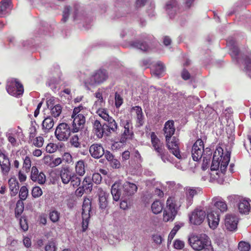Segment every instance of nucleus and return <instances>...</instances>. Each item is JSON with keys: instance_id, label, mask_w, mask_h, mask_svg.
Instances as JSON below:
<instances>
[{"instance_id": "1", "label": "nucleus", "mask_w": 251, "mask_h": 251, "mask_svg": "<svg viewBox=\"0 0 251 251\" xmlns=\"http://www.w3.org/2000/svg\"><path fill=\"white\" fill-rule=\"evenodd\" d=\"M83 107L79 105L74 108L71 118L73 120L72 128L66 123H60L56 127L54 134L57 139L60 141H67L71 136V133H75L81 131L84 126L86 118L81 112Z\"/></svg>"}, {"instance_id": "2", "label": "nucleus", "mask_w": 251, "mask_h": 251, "mask_svg": "<svg viewBox=\"0 0 251 251\" xmlns=\"http://www.w3.org/2000/svg\"><path fill=\"white\" fill-rule=\"evenodd\" d=\"M175 130L174 121L169 120L165 123L163 131L167 147L176 158L180 159L181 156L180 154L179 140L175 137H172Z\"/></svg>"}, {"instance_id": "3", "label": "nucleus", "mask_w": 251, "mask_h": 251, "mask_svg": "<svg viewBox=\"0 0 251 251\" xmlns=\"http://www.w3.org/2000/svg\"><path fill=\"white\" fill-rule=\"evenodd\" d=\"M230 158V152L224 150L221 147H217L214 152L212 161L211 165L212 171H216L220 168L221 172L225 174Z\"/></svg>"}, {"instance_id": "4", "label": "nucleus", "mask_w": 251, "mask_h": 251, "mask_svg": "<svg viewBox=\"0 0 251 251\" xmlns=\"http://www.w3.org/2000/svg\"><path fill=\"white\" fill-rule=\"evenodd\" d=\"M151 144L153 150L164 162H170V156L165 150L164 143L160 140L154 132L150 133Z\"/></svg>"}, {"instance_id": "5", "label": "nucleus", "mask_w": 251, "mask_h": 251, "mask_svg": "<svg viewBox=\"0 0 251 251\" xmlns=\"http://www.w3.org/2000/svg\"><path fill=\"white\" fill-rule=\"evenodd\" d=\"M188 242L194 250L201 251L204 248L205 245L209 243L210 240L208 236L205 234H192L189 237Z\"/></svg>"}, {"instance_id": "6", "label": "nucleus", "mask_w": 251, "mask_h": 251, "mask_svg": "<svg viewBox=\"0 0 251 251\" xmlns=\"http://www.w3.org/2000/svg\"><path fill=\"white\" fill-rule=\"evenodd\" d=\"M6 90L7 93L14 97H19L24 92L23 85L16 78H10L7 81Z\"/></svg>"}, {"instance_id": "7", "label": "nucleus", "mask_w": 251, "mask_h": 251, "mask_svg": "<svg viewBox=\"0 0 251 251\" xmlns=\"http://www.w3.org/2000/svg\"><path fill=\"white\" fill-rule=\"evenodd\" d=\"M204 145L202 139H197L193 144L191 150L192 157L194 161H198L201 158L204 154Z\"/></svg>"}, {"instance_id": "8", "label": "nucleus", "mask_w": 251, "mask_h": 251, "mask_svg": "<svg viewBox=\"0 0 251 251\" xmlns=\"http://www.w3.org/2000/svg\"><path fill=\"white\" fill-rule=\"evenodd\" d=\"M11 168V164L8 154L5 150H0V169L3 175H7Z\"/></svg>"}, {"instance_id": "9", "label": "nucleus", "mask_w": 251, "mask_h": 251, "mask_svg": "<svg viewBox=\"0 0 251 251\" xmlns=\"http://www.w3.org/2000/svg\"><path fill=\"white\" fill-rule=\"evenodd\" d=\"M205 216L204 211L196 209L189 215L190 222L194 225H200L204 221Z\"/></svg>"}, {"instance_id": "10", "label": "nucleus", "mask_w": 251, "mask_h": 251, "mask_svg": "<svg viewBox=\"0 0 251 251\" xmlns=\"http://www.w3.org/2000/svg\"><path fill=\"white\" fill-rule=\"evenodd\" d=\"M108 78L107 71L105 69H100L95 71L91 76L94 84H100L105 81Z\"/></svg>"}, {"instance_id": "11", "label": "nucleus", "mask_w": 251, "mask_h": 251, "mask_svg": "<svg viewBox=\"0 0 251 251\" xmlns=\"http://www.w3.org/2000/svg\"><path fill=\"white\" fill-rule=\"evenodd\" d=\"M30 178L33 181L39 184H44L46 181L45 175L42 172H39L36 166L31 168Z\"/></svg>"}, {"instance_id": "12", "label": "nucleus", "mask_w": 251, "mask_h": 251, "mask_svg": "<svg viewBox=\"0 0 251 251\" xmlns=\"http://www.w3.org/2000/svg\"><path fill=\"white\" fill-rule=\"evenodd\" d=\"M122 185L123 195L125 197L132 196L138 190V187L135 183L129 181H126Z\"/></svg>"}, {"instance_id": "13", "label": "nucleus", "mask_w": 251, "mask_h": 251, "mask_svg": "<svg viewBox=\"0 0 251 251\" xmlns=\"http://www.w3.org/2000/svg\"><path fill=\"white\" fill-rule=\"evenodd\" d=\"M238 220L237 217L232 214H227L225 219V225L229 231H233L237 228Z\"/></svg>"}, {"instance_id": "14", "label": "nucleus", "mask_w": 251, "mask_h": 251, "mask_svg": "<svg viewBox=\"0 0 251 251\" xmlns=\"http://www.w3.org/2000/svg\"><path fill=\"white\" fill-rule=\"evenodd\" d=\"M89 152L93 158L99 159L104 155V150L101 144L95 143L90 147Z\"/></svg>"}, {"instance_id": "15", "label": "nucleus", "mask_w": 251, "mask_h": 251, "mask_svg": "<svg viewBox=\"0 0 251 251\" xmlns=\"http://www.w3.org/2000/svg\"><path fill=\"white\" fill-rule=\"evenodd\" d=\"M181 206L180 201H178V198L175 197H170L166 201V208L168 210L176 212L177 213L179 208Z\"/></svg>"}, {"instance_id": "16", "label": "nucleus", "mask_w": 251, "mask_h": 251, "mask_svg": "<svg viewBox=\"0 0 251 251\" xmlns=\"http://www.w3.org/2000/svg\"><path fill=\"white\" fill-rule=\"evenodd\" d=\"M208 225L211 228L215 229L219 225L220 218L218 212L212 211L207 214Z\"/></svg>"}, {"instance_id": "17", "label": "nucleus", "mask_w": 251, "mask_h": 251, "mask_svg": "<svg viewBox=\"0 0 251 251\" xmlns=\"http://www.w3.org/2000/svg\"><path fill=\"white\" fill-rule=\"evenodd\" d=\"M73 174L74 173L72 172L69 167H62L59 173L62 182L64 184H68L71 180Z\"/></svg>"}, {"instance_id": "18", "label": "nucleus", "mask_w": 251, "mask_h": 251, "mask_svg": "<svg viewBox=\"0 0 251 251\" xmlns=\"http://www.w3.org/2000/svg\"><path fill=\"white\" fill-rule=\"evenodd\" d=\"M122 185L120 180L116 181L112 185L111 193L114 201H117L120 200V198L122 195Z\"/></svg>"}, {"instance_id": "19", "label": "nucleus", "mask_w": 251, "mask_h": 251, "mask_svg": "<svg viewBox=\"0 0 251 251\" xmlns=\"http://www.w3.org/2000/svg\"><path fill=\"white\" fill-rule=\"evenodd\" d=\"M125 128L122 136L126 139H130L133 135L132 123L130 121L126 120L125 123L123 124Z\"/></svg>"}, {"instance_id": "20", "label": "nucleus", "mask_w": 251, "mask_h": 251, "mask_svg": "<svg viewBox=\"0 0 251 251\" xmlns=\"http://www.w3.org/2000/svg\"><path fill=\"white\" fill-rule=\"evenodd\" d=\"M104 125H101L100 121L96 120L93 123V131L99 138H101L104 132Z\"/></svg>"}, {"instance_id": "21", "label": "nucleus", "mask_w": 251, "mask_h": 251, "mask_svg": "<svg viewBox=\"0 0 251 251\" xmlns=\"http://www.w3.org/2000/svg\"><path fill=\"white\" fill-rule=\"evenodd\" d=\"M214 206L221 212H226L227 210V206L226 202L220 198L215 197L213 199Z\"/></svg>"}, {"instance_id": "22", "label": "nucleus", "mask_w": 251, "mask_h": 251, "mask_svg": "<svg viewBox=\"0 0 251 251\" xmlns=\"http://www.w3.org/2000/svg\"><path fill=\"white\" fill-rule=\"evenodd\" d=\"M42 126L43 131L48 133L54 126V121L50 116H48L43 120Z\"/></svg>"}, {"instance_id": "23", "label": "nucleus", "mask_w": 251, "mask_h": 251, "mask_svg": "<svg viewBox=\"0 0 251 251\" xmlns=\"http://www.w3.org/2000/svg\"><path fill=\"white\" fill-rule=\"evenodd\" d=\"M82 217H90V212L91 211V201L89 198H85L83 202L82 208Z\"/></svg>"}, {"instance_id": "24", "label": "nucleus", "mask_w": 251, "mask_h": 251, "mask_svg": "<svg viewBox=\"0 0 251 251\" xmlns=\"http://www.w3.org/2000/svg\"><path fill=\"white\" fill-rule=\"evenodd\" d=\"M201 190L198 188H188L186 189V199L189 204H191L193 197L201 192Z\"/></svg>"}, {"instance_id": "25", "label": "nucleus", "mask_w": 251, "mask_h": 251, "mask_svg": "<svg viewBox=\"0 0 251 251\" xmlns=\"http://www.w3.org/2000/svg\"><path fill=\"white\" fill-rule=\"evenodd\" d=\"M251 208L250 202L246 200L240 201L238 203V209L242 214L248 213Z\"/></svg>"}, {"instance_id": "26", "label": "nucleus", "mask_w": 251, "mask_h": 251, "mask_svg": "<svg viewBox=\"0 0 251 251\" xmlns=\"http://www.w3.org/2000/svg\"><path fill=\"white\" fill-rule=\"evenodd\" d=\"M75 174L82 176L85 173V162L83 160H80L76 162L75 166Z\"/></svg>"}, {"instance_id": "27", "label": "nucleus", "mask_w": 251, "mask_h": 251, "mask_svg": "<svg viewBox=\"0 0 251 251\" xmlns=\"http://www.w3.org/2000/svg\"><path fill=\"white\" fill-rule=\"evenodd\" d=\"M9 187L10 191L13 195H15L18 193L19 190V182L15 178L11 177L8 180Z\"/></svg>"}, {"instance_id": "28", "label": "nucleus", "mask_w": 251, "mask_h": 251, "mask_svg": "<svg viewBox=\"0 0 251 251\" xmlns=\"http://www.w3.org/2000/svg\"><path fill=\"white\" fill-rule=\"evenodd\" d=\"M168 209L165 208L163 211V220L165 222L173 221L177 215L176 212L168 210Z\"/></svg>"}, {"instance_id": "29", "label": "nucleus", "mask_w": 251, "mask_h": 251, "mask_svg": "<svg viewBox=\"0 0 251 251\" xmlns=\"http://www.w3.org/2000/svg\"><path fill=\"white\" fill-rule=\"evenodd\" d=\"M69 144L71 147L80 149L81 147V142L77 134H74L69 138Z\"/></svg>"}, {"instance_id": "30", "label": "nucleus", "mask_w": 251, "mask_h": 251, "mask_svg": "<svg viewBox=\"0 0 251 251\" xmlns=\"http://www.w3.org/2000/svg\"><path fill=\"white\" fill-rule=\"evenodd\" d=\"M93 184L90 176H85L82 181L81 187L87 192H91L93 189Z\"/></svg>"}, {"instance_id": "31", "label": "nucleus", "mask_w": 251, "mask_h": 251, "mask_svg": "<svg viewBox=\"0 0 251 251\" xmlns=\"http://www.w3.org/2000/svg\"><path fill=\"white\" fill-rule=\"evenodd\" d=\"M163 204L159 200L154 201L151 204V210L155 214L160 213L163 209Z\"/></svg>"}, {"instance_id": "32", "label": "nucleus", "mask_w": 251, "mask_h": 251, "mask_svg": "<svg viewBox=\"0 0 251 251\" xmlns=\"http://www.w3.org/2000/svg\"><path fill=\"white\" fill-rule=\"evenodd\" d=\"M131 46L144 51H147L149 49V46L145 42L139 40L132 42Z\"/></svg>"}, {"instance_id": "33", "label": "nucleus", "mask_w": 251, "mask_h": 251, "mask_svg": "<svg viewBox=\"0 0 251 251\" xmlns=\"http://www.w3.org/2000/svg\"><path fill=\"white\" fill-rule=\"evenodd\" d=\"M24 209V204L21 200H18L16 203L15 209V217L18 218L23 213Z\"/></svg>"}, {"instance_id": "34", "label": "nucleus", "mask_w": 251, "mask_h": 251, "mask_svg": "<svg viewBox=\"0 0 251 251\" xmlns=\"http://www.w3.org/2000/svg\"><path fill=\"white\" fill-rule=\"evenodd\" d=\"M49 218L50 220L53 223L59 221L60 217V213L55 209H51L49 212Z\"/></svg>"}, {"instance_id": "35", "label": "nucleus", "mask_w": 251, "mask_h": 251, "mask_svg": "<svg viewBox=\"0 0 251 251\" xmlns=\"http://www.w3.org/2000/svg\"><path fill=\"white\" fill-rule=\"evenodd\" d=\"M44 142V139L41 136L35 137L29 142H28L29 144H31L32 145H33L38 148H40L43 146Z\"/></svg>"}, {"instance_id": "36", "label": "nucleus", "mask_w": 251, "mask_h": 251, "mask_svg": "<svg viewBox=\"0 0 251 251\" xmlns=\"http://www.w3.org/2000/svg\"><path fill=\"white\" fill-rule=\"evenodd\" d=\"M80 176L75 173H74L72 176L71 180H70V182L71 185L74 188H75L80 186L81 182Z\"/></svg>"}, {"instance_id": "37", "label": "nucleus", "mask_w": 251, "mask_h": 251, "mask_svg": "<svg viewBox=\"0 0 251 251\" xmlns=\"http://www.w3.org/2000/svg\"><path fill=\"white\" fill-rule=\"evenodd\" d=\"M31 167V160L29 155H26L23 158V169L26 173L29 172Z\"/></svg>"}, {"instance_id": "38", "label": "nucleus", "mask_w": 251, "mask_h": 251, "mask_svg": "<svg viewBox=\"0 0 251 251\" xmlns=\"http://www.w3.org/2000/svg\"><path fill=\"white\" fill-rule=\"evenodd\" d=\"M28 195V190L26 186H23L21 187L19 194V197L20 198L19 200H21L22 201L26 199L27 196Z\"/></svg>"}, {"instance_id": "39", "label": "nucleus", "mask_w": 251, "mask_h": 251, "mask_svg": "<svg viewBox=\"0 0 251 251\" xmlns=\"http://www.w3.org/2000/svg\"><path fill=\"white\" fill-rule=\"evenodd\" d=\"M107 121L108 122V125H106V126L108 127L109 131L115 132L118 129V125L115 120L111 117Z\"/></svg>"}, {"instance_id": "40", "label": "nucleus", "mask_w": 251, "mask_h": 251, "mask_svg": "<svg viewBox=\"0 0 251 251\" xmlns=\"http://www.w3.org/2000/svg\"><path fill=\"white\" fill-rule=\"evenodd\" d=\"M182 226V225H179L178 224L176 225L174 228L172 229L170 234H169L168 238V242H171L175 236L176 235L177 232L180 228V227Z\"/></svg>"}, {"instance_id": "41", "label": "nucleus", "mask_w": 251, "mask_h": 251, "mask_svg": "<svg viewBox=\"0 0 251 251\" xmlns=\"http://www.w3.org/2000/svg\"><path fill=\"white\" fill-rule=\"evenodd\" d=\"M164 71V66L163 64L161 62L159 61L157 63L154 70V74L159 76Z\"/></svg>"}, {"instance_id": "42", "label": "nucleus", "mask_w": 251, "mask_h": 251, "mask_svg": "<svg viewBox=\"0 0 251 251\" xmlns=\"http://www.w3.org/2000/svg\"><path fill=\"white\" fill-rule=\"evenodd\" d=\"M61 112L62 107L60 104H56L51 109V115L55 118L58 117Z\"/></svg>"}, {"instance_id": "43", "label": "nucleus", "mask_w": 251, "mask_h": 251, "mask_svg": "<svg viewBox=\"0 0 251 251\" xmlns=\"http://www.w3.org/2000/svg\"><path fill=\"white\" fill-rule=\"evenodd\" d=\"M10 3V1L7 0H2L1 1L0 6V14L1 16L3 15L6 9L9 7Z\"/></svg>"}, {"instance_id": "44", "label": "nucleus", "mask_w": 251, "mask_h": 251, "mask_svg": "<svg viewBox=\"0 0 251 251\" xmlns=\"http://www.w3.org/2000/svg\"><path fill=\"white\" fill-rule=\"evenodd\" d=\"M57 249L56 243L54 241H49L45 247L46 251H56Z\"/></svg>"}, {"instance_id": "45", "label": "nucleus", "mask_w": 251, "mask_h": 251, "mask_svg": "<svg viewBox=\"0 0 251 251\" xmlns=\"http://www.w3.org/2000/svg\"><path fill=\"white\" fill-rule=\"evenodd\" d=\"M97 113L101 118H102L103 120L106 121L111 118V117H110L109 115H108L106 110L105 109L99 108L97 111Z\"/></svg>"}, {"instance_id": "46", "label": "nucleus", "mask_w": 251, "mask_h": 251, "mask_svg": "<svg viewBox=\"0 0 251 251\" xmlns=\"http://www.w3.org/2000/svg\"><path fill=\"white\" fill-rule=\"evenodd\" d=\"M239 49L238 47L234 46L231 49V55L232 58L236 59V61L238 63H240L239 57H238L239 54Z\"/></svg>"}, {"instance_id": "47", "label": "nucleus", "mask_w": 251, "mask_h": 251, "mask_svg": "<svg viewBox=\"0 0 251 251\" xmlns=\"http://www.w3.org/2000/svg\"><path fill=\"white\" fill-rule=\"evenodd\" d=\"M43 194L41 188L39 186H35L32 188L31 195L34 198L40 197Z\"/></svg>"}, {"instance_id": "48", "label": "nucleus", "mask_w": 251, "mask_h": 251, "mask_svg": "<svg viewBox=\"0 0 251 251\" xmlns=\"http://www.w3.org/2000/svg\"><path fill=\"white\" fill-rule=\"evenodd\" d=\"M53 157L50 155H47L43 158V162L46 166L52 168Z\"/></svg>"}, {"instance_id": "49", "label": "nucleus", "mask_w": 251, "mask_h": 251, "mask_svg": "<svg viewBox=\"0 0 251 251\" xmlns=\"http://www.w3.org/2000/svg\"><path fill=\"white\" fill-rule=\"evenodd\" d=\"M20 225L21 228L25 231H27L28 229V225L27 221L25 216H22L20 219Z\"/></svg>"}, {"instance_id": "50", "label": "nucleus", "mask_w": 251, "mask_h": 251, "mask_svg": "<svg viewBox=\"0 0 251 251\" xmlns=\"http://www.w3.org/2000/svg\"><path fill=\"white\" fill-rule=\"evenodd\" d=\"M123 103V99L117 92L115 95V104L116 108H119Z\"/></svg>"}, {"instance_id": "51", "label": "nucleus", "mask_w": 251, "mask_h": 251, "mask_svg": "<svg viewBox=\"0 0 251 251\" xmlns=\"http://www.w3.org/2000/svg\"><path fill=\"white\" fill-rule=\"evenodd\" d=\"M238 249L241 251H249L250 249V245L246 242L241 241L239 243Z\"/></svg>"}, {"instance_id": "52", "label": "nucleus", "mask_w": 251, "mask_h": 251, "mask_svg": "<svg viewBox=\"0 0 251 251\" xmlns=\"http://www.w3.org/2000/svg\"><path fill=\"white\" fill-rule=\"evenodd\" d=\"M70 11L71 7L70 6H66L64 7V9L63 11V18L62 19L64 22H66L68 20L70 15Z\"/></svg>"}, {"instance_id": "53", "label": "nucleus", "mask_w": 251, "mask_h": 251, "mask_svg": "<svg viewBox=\"0 0 251 251\" xmlns=\"http://www.w3.org/2000/svg\"><path fill=\"white\" fill-rule=\"evenodd\" d=\"M209 151L210 152V153H209L208 155H205V154H203L202 162L203 168H204V167H207L210 164L211 160V155L212 153L210 151Z\"/></svg>"}, {"instance_id": "54", "label": "nucleus", "mask_w": 251, "mask_h": 251, "mask_svg": "<svg viewBox=\"0 0 251 251\" xmlns=\"http://www.w3.org/2000/svg\"><path fill=\"white\" fill-rule=\"evenodd\" d=\"M37 134V129L34 126H31L29 128V132L28 135V142L35 137Z\"/></svg>"}, {"instance_id": "55", "label": "nucleus", "mask_w": 251, "mask_h": 251, "mask_svg": "<svg viewBox=\"0 0 251 251\" xmlns=\"http://www.w3.org/2000/svg\"><path fill=\"white\" fill-rule=\"evenodd\" d=\"M92 182H94L96 184H100L102 180V177L100 174L99 173H95L93 174L92 177H91Z\"/></svg>"}, {"instance_id": "56", "label": "nucleus", "mask_w": 251, "mask_h": 251, "mask_svg": "<svg viewBox=\"0 0 251 251\" xmlns=\"http://www.w3.org/2000/svg\"><path fill=\"white\" fill-rule=\"evenodd\" d=\"M82 231L84 232L88 228L89 219L90 217H86V216H84V217H82Z\"/></svg>"}, {"instance_id": "57", "label": "nucleus", "mask_w": 251, "mask_h": 251, "mask_svg": "<svg viewBox=\"0 0 251 251\" xmlns=\"http://www.w3.org/2000/svg\"><path fill=\"white\" fill-rule=\"evenodd\" d=\"M107 197H101L99 198V205H100V208L101 209H105L107 205H108V201H107Z\"/></svg>"}, {"instance_id": "58", "label": "nucleus", "mask_w": 251, "mask_h": 251, "mask_svg": "<svg viewBox=\"0 0 251 251\" xmlns=\"http://www.w3.org/2000/svg\"><path fill=\"white\" fill-rule=\"evenodd\" d=\"M57 150V146L53 143H49L46 147V151L49 153H53Z\"/></svg>"}, {"instance_id": "59", "label": "nucleus", "mask_w": 251, "mask_h": 251, "mask_svg": "<svg viewBox=\"0 0 251 251\" xmlns=\"http://www.w3.org/2000/svg\"><path fill=\"white\" fill-rule=\"evenodd\" d=\"M144 124V117L143 113L136 117V124L137 127H140Z\"/></svg>"}, {"instance_id": "60", "label": "nucleus", "mask_w": 251, "mask_h": 251, "mask_svg": "<svg viewBox=\"0 0 251 251\" xmlns=\"http://www.w3.org/2000/svg\"><path fill=\"white\" fill-rule=\"evenodd\" d=\"M245 67V71L247 72L251 70V59L248 56H245L244 58Z\"/></svg>"}, {"instance_id": "61", "label": "nucleus", "mask_w": 251, "mask_h": 251, "mask_svg": "<svg viewBox=\"0 0 251 251\" xmlns=\"http://www.w3.org/2000/svg\"><path fill=\"white\" fill-rule=\"evenodd\" d=\"M110 166L114 169H119L121 166L120 162L115 158L110 162Z\"/></svg>"}, {"instance_id": "62", "label": "nucleus", "mask_w": 251, "mask_h": 251, "mask_svg": "<svg viewBox=\"0 0 251 251\" xmlns=\"http://www.w3.org/2000/svg\"><path fill=\"white\" fill-rule=\"evenodd\" d=\"M174 247L176 249H182L184 247V243L182 241L176 240L174 242Z\"/></svg>"}, {"instance_id": "63", "label": "nucleus", "mask_w": 251, "mask_h": 251, "mask_svg": "<svg viewBox=\"0 0 251 251\" xmlns=\"http://www.w3.org/2000/svg\"><path fill=\"white\" fill-rule=\"evenodd\" d=\"M8 141L11 144L12 146L14 147L16 146L17 141L15 137L12 133H8L7 135Z\"/></svg>"}, {"instance_id": "64", "label": "nucleus", "mask_w": 251, "mask_h": 251, "mask_svg": "<svg viewBox=\"0 0 251 251\" xmlns=\"http://www.w3.org/2000/svg\"><path fill=\"white\" fill-rule=\"evenodd\" d=\"M177 5V2L176 0H169L166 3V8L168 9L175 7Z\"/></svg>"}]
</instances>
